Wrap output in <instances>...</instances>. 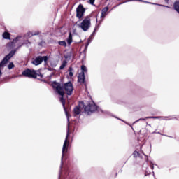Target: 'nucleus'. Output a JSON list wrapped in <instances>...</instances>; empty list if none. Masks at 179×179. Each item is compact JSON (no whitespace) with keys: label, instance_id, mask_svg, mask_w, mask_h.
<instances>
[{"label":"nucleus","instance_id":"nucleus-1","mask_svg":"<svg viewBox=\"0 0 179 179\" xmlns=\"http://www.w3.org/2000/svg\"><path fill=\"white\" fill-rule=\"evenodd\" d=\"M53 87L55 89L57 93L61 96L60 101L65 110V99H64V94H65V92H64V87L59 85V83L54 82Z\"/></svg>","mask_w":179,"mask_h":179},{"label":"nucleus","instance_id":"nucleus-2","mask_svg":"<svg viewBox=\"0 0 179 179\" xmlns=\"http://www.w3.org/2000/svg\"><path fill=\"white\" fill-rule=\"evenodd\" d=\"M15 53L16 50H11L10 53L7 55L0 63V78L1 76H2V70L3 69V66H5L6 64H8L9 59H10V58H12V57H13V55H15Z\"/></svg>","mask_w":179,"mask_h":179},{"label":"nucleus","instance_id":"nucleus-3","mask_svg":"<svg viewBox=\"0 0 179 179\" xmlns=\"http://www.w3.org/2000/svg\"><path fill=\"white\" fill-rule=\"evenodd\" d=\"M23 36H17L13 40V41L8 44V45H10L12 48L13 47H16V45H18V48H20L22 45H24V44H27V41L26 42H22Z\"/></svg>","mask_w":179,"mask_h":179},{"label":"nucleus","instance_id":"nucleus-4","mask_svg":"<svg viewBox=\"0 0 179 179\" xmlns=\"http://www.w3.org/2000/svg\"><path fill=\"white\" fill-rule=\"evenodd\" d=\"M84 110L85 114L90 115V114L94 113V111L99 110V108H97V106H96L94 102L91 101L86 106H85Z\"/></svg>","mask_w":179,"mask_h":179},{"label":"nucleus","instance_id":"nucleus-5","mask_svg":"<svg viewBox=\"0 0 179 179\" xmlns=\"http://www.w3.org/2000/svg\"><path fill=\"white\" fill-rule=\"evenodd\" d=\"M68 136H69V129H68L66 137L65 138V141L63 144L62 147V162H64V157H65V155L66 153H68V148H69V140H68Z\"/></svg>","mask_w":179,"mask_h":179},{"label":"nucleus","instance_id":"nucleus-6","mask_svg":"<svg viewBox=\"0 0 179 179\" xmlns=\"http://www.w3.org/2000/svg\"><path fill=\"white\" fill-rule=\"evenodd\" d=\"M38 71H36V70H31L30 69H27L22 72V75L26 76L27 78H36L38 76Z\"/></svg>","mask_w":179,"mask_h":179},{"label":"nucleus","instance_id":"nucleus-7","mask_svg":"<svg viewBox=\"0 0 179 179\" xmlns=\"http://www.w3.org/2000/svg\"><path fill=\"white\" fill-rule=\"evenodd\" d=\"M44 61L45 64H47V61H48V57L47 56H38L33 59L31 64L37 66V65H40Z\"/></svg>","mask_w":179,"mask_h":179},{"label":"nucleus","instance_id":"nucleus-8","mask_svg":"<svg viewBox=\"0 0 179 179\" xmlns=\"http://www.w3.org/2000/svg\"><path fill=\"white\" fill-rule=\"evenodd\" d=\"M90 19L89 17L85 18L81 22L80 27L83 31H87L90 29Z\"/></svg>","mask_w":179,"mask_h":179},{"label":"nucleus","instance_id":"nucleus-9","mask_svg":"<svg viewBox=\"0 0 179 179\" xmlns=\"http://www.w3.org/2000/svg\"><path fill=\"white\" fill-rule=\"evenodd\" d=\"M64 89L66 92V94L67 96H71L72 94V92H73V85H72V83L69 82L64 84Z\"/></svg>","mask_w":179,"mask_h":179},{"label":"nucleus","instance_id":"nucleus-10","mask_svg":"<svg viewBox=\"0 0 179 179\" xmlns=\"http://www.w3.org/2000/svg\"><path fill=\"white\" fill-rule=\"evenodd\" d=\"M85 8H83V5L80 4L77 8H76V16L78 17V19H81L83 17V15H85Z\"/></svg>","mask_w":179,"mask_h":179},{"label":"nucleus","instance_id":"nucleus-11","mask_svg":"<svg viewBox=\"0 0 179 179\" xmlns=\"http://www.w3.org/2000/svg\"><path fill=\"white\" fill-rule=\"evenodd\" d=\"M108 12V7H105L101 10V19H104L107 16V13Z\"/></svg>","mask_w":179,"mask_h":179},{"label":"nucleus","instance_id":"nucleus-12","mask_svg":"<svg viewBox=\"0 0 179 179\" xmlns=\"http://www.w3.org/2000/svg\"><path fill=\"white\" fill-rule=\"evenodd\" d=\"M85 74L80 73L78 76V81L79 82V83H85Z\"/></svg>","mask_w":179,"mask_h":179},{"label":"nucleus","instance_id":"nucleus-13","mask_svg":"<svg viewBox=\"0 0 179 179\" xmlns=\"http://www.w3.org/2000/svg\"><path fill=\"white\" fill-rule=\"evenodd\" d=\"M2 37L3 38H4V40H10V34H9V32H4L2 34Z\"/></svg>","mask_w":179,"mask_h":179},{"label":"nucleus","instance_id":"nucleus-14","mask_svg":"<svg viewBox=\"0 0 179 179\" xmlns=\"http://www.w3.org/2000/svg\"><path fill=\"white\" fill-rule=\"evenodd\" d=\"M82 112V110L80 109V106H76L74 108V113L76 115H79L80 114V113Z\"/></svg>","mask_w":179,"mask_h":179},{"label":"nucleus","instance_id":"nucleus-15","mask_svg":"<svg viewBox=\"0 0 179 179\" xmlns=\"http://www.w3.org/2000/svg\"><path fill=\"white\" fill-rule=\"evenodd\" d=\"M86 73H87V68L85 67V65L81 66V73H83L85 75Z\"/></svg>","mask_w":179,"mask_h":179},{"label":"nucleus","instance_id":"nucleus-16","mask_svg":"<svg viewBox=\"0 0 179 179\" xmlns=\"http://www.w3.org/2000/svg\"><path fill=\"white\" fill-rule=\"evenodd\" d=\"M148 118H154V119H156L157 117H147L146 118H140L138 119V120H136V122H134V124L139 122V121H146V120H148Z\"/></svg>","mask_w":179,"mask_h":179},{"label":"nucleus","instance_id":"nucleus-17","mask_svg":"<svg viewBox=\"0 0 179 179\" xmlns=\"http://www.w3.org/2000/svg\"><path fill=\"white\" fill-rule=\"evenodd\" d=\"M67 43L70 45V44H72V34H69V37L67 38Z\"/></svg>","mask_w":179,"mask_h":179},{"label":"nucleus","instance_id":"nucleus-18","mask_svg":"<svg viewBox=\"0 0 179 179\" xmlns=\"http://www.w3.org/2000/svg\"><path fill=\"white\" fill-rule=\"evenodd\" d=\"M58 44L62 47H66V42L65 41H59Z\"/></svg>","mask_w":179,"mask_h":179},{"label":"nucleus","instance_id":"nucleus-19","mask_svg":"<svg viewBox=\"0 0 179 179\" xmlns=\"http://www.w3.org/2000/svg\"><path fill=\"white\" fill-rule=\"evenodd\" d=\"M66 60H64L62 62V64L60 66L59 69H64V68H65V66H66Z\"/></svg>","mask_w":179,"mask_h":179},{"label":"nucleus","instance_id":"nucleus-20","mask_svg":"<svg viewBox=\"0 0 179 179\" xmlns=\"http://www.w3.org/2000/svg\"><path fill=\"white\" fill-rule=\"evenodd\" d=\"M14 67H15V65L13 64V62H10V63L8 64V69H12L14 68Z\"/></svg>","mask_w":179,"mask_h":179},{"label":"nucleus","instance_id":"nucleus-21","mask_svg":"<svg viewBox=\"0 0 179 179\" xmlns=\"http://www.w3.org/2000/svg\"><path fill=\"white\" fill-rule=\"evenodd\" d=\"M69 76H71V77H72V76H73V73H72V68L71 67H70L69 69Z\"/></svg>","mask_w":179,"mask_h":179},{"label":"nucleus","instance_id":"nucleus-22","mask_svg":"<svg viewBox=\"0 0 179 179\" xmlns=\"http://www.w3.org/2000/svg\"><path fill=\"white\" fill-rule=\"evenodd\" d=\"M134 157H138L139 156V152L138 151H134L133 153Z\"/></svg>","mask_w":179,"mask_h":179},{"label":"nucleus","instance_id":"nucleus-23","mask_svg":"<svg viewBox=\"0 0 179 179\" xmlns=\"http://www.w3.org/2000/svg\"><path fill=\"white\" fill-rule=\"evenodd\" d=\"M94 1H95V0H90V3L91 5H94Z\"/></svg>","mask_w":179,"mask_h":179},{"label":"nucleus","instance_id":"nucleus-24","mask_svg":"<svg viewBox=\"0 0 179 179\" xmlns=\"http://www.w3.org/2000/svg\"><path fill=\"white\" fill-rule=\"evenodd\" d=\"M66 117H67L68 121H69V116H68V113H67V112H66Z\"/></svg>","mask_w":179,"mask_h":179},{"label":"nucleus","instance_id":"nucleus-25","mask_svg":"<svg viewBox=\"0 0 179 179\" xmlns=\"http://www.w3.org/2000/svg\"><path fill=\"white\" fill-rule=\"evenodd\" d=\"M50 65H52V66H57L56 63H55V64H52V63H50Z\"/></svg>","mask_w":179,"mask_h":179},{"label":"nucleus","instance_id":"nucleus-26","mask_svg":"<svg viewBox=\"0 0 179 179\" xmlns=\"http://www.w3.org/2000/svg\"><path fill=\"white\" fill-rule=\"evenodd\" d=\"M30 34H31V33L28 32L25 36H30Z\"/></svg>","mask_w":179,"mask_h":179},{"label":"nucleus","instance_id":"nucleus-27","mask_svg":"<svg viewBox=\"0 0 179 179\" xmlns=\"http://www.w3.org/2000/svg\"><path fill=\"white\" fill-rule=\"evenodd\" d=\"M140 2H146V1H143V0H138Z\"/></svg>","mask_w":179,"mask_h":179},{"label":"nucleus","instance_id":"nucleus-28","mask_svg":"<svg viewBox=\"0 0 179 179\" xmlns=\"http://www.w3.org/2000/svg\"><path fill=\"white\" fill-rule=\"evenodd\" d=\"M37 34H32L31 36H36Z\"/></svg>","mask_w":179,"mask_h":179},{"label":"nucleus","instance_id":"nucleus-29","mask_svg":"<svg viewBox=\"0 0 179 179\" xmlns=\"http://www.w3.org/2000/svg\"><path fill=\"white\" fill-rule=\"evenodd\" d=\"M120 121L123 122H125V121L122 120H120Z\"/></svg>","mask_w":179,"mask_h":179},{"label":"nucleus","instance_id":"nucleus-30","mask_svg":"<svg viewBox=\"0 0 179 179\" xmlns=\"http://www.w3.org/2000/svg\"><path fill=\"white\" fill-rule=\"evenodd\" d=\"M125 124H127V125H129V123L125 122Z\"/></svg>","mask_w":179,"mask_h":179},{"label":"nucleus","instance_id":"nucleus-31","mask_svg":"<svg viewBox=\"0 0 179 179\" xmlns=\"http://www.w3.org/2000/svg\"><path fill=\"white\" fill-rule=\"evenodd\" d=\"M125 124H127V125H129V123L125 122Z\"/></svg>","mask_w":179,"mask_h":179},{"label":"nucleus","instance_id":"nucleus-32","mask_svg":"<svg viewBox=\"0 0 179 179\" xmlns=\"http://www.w3.org/2000/svg\"><path fill=\"white\" fill-rule=\"evenodd\" d=\"M87 45H87L86 48H87Z\"/></svg>","mask_w":179,"mask_h":179},{"label":"nucleus","instance_id":"nucleus-33","mask_svg":"<svg viewBox=\"0 0 179 179\" xmlns=\"http://www.w3.org/2000/svg\"><path fill=\"white\" fill-rule=\"evenodd\" d=\"M152 167V169H153V166H151Z\"/></svg>","mask_w":179,"mask_h":179},{"label":"nucleus","instance_id":"nucleus-34","mask_svg":"<svg viewBox=\"0 0 179 179\" xmlns=\"http://www.w3.org/2000/svg\"><path fill=\"white\" fill-rule=\"evenodd\" d=\"M165 1H169V0H165Z\"/></svg>","mask_w":179,"mask_h":179},{"label":"nucleus","instance_id":"nucleus-35","mask_svg":"<svg viewBox=\"0 0 179 179\" xmlns=\"http://www.w3.org/2000/svg\"><path fill=\"white\" fill-rule=\"evenodd\" d=\"M165 120H169V119H165Z\"/></svg>","mask_w":179,"mask_h":179}]
</instances>
